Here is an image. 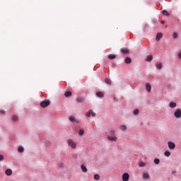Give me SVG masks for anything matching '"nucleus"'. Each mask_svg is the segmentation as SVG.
<instances>
[{"mask_svg":"<svg viewBox=\"0 0 181 181\" xmlns=\"http://www.w3.org/2000/svg\"><path fill=\"white\" fill-rule=\"evenodd\" d=\"M67 144L71 148V149H76V148H77V143L71 139L67 140Z\"/></svg>","mask_w":181,"mask_h":181,"instance_id":"f257e3e1","label":"nucleus"},{"mask_svg":"<svg viewBox=\"0 0 181 181\" xmlns=\"http://www.w3.org/2000/svg\"><path fill=\"white\" fill-rule=\"evenodd\" d=\"M146 163L144 162H140L139 163V168H144V166H146Z\"/></svg>","mask_w":181,"mask_h":181,"instance_id":"c756f323","label":"nucleus"},{"mask_svg":"<svg viewBox=\"0 0 181 181\" xmlns=\"http://www.w3.org/2000/svg\"><path fill=\"white\" fill-rule=\"evenodd\" d=\"M153 59V56L148 55L146 57V62H152Z\"/></svg>","mask_w":181,"mask_h":181,"instance_id":"2eb2a0df","label":"nucleus"},{"mask_svg":"<svg viewBox=\"0 0 181 181\" xmlns=\"http://www.w3.org/2000/svg\"><path fill=\"white\" fill-rule=\"evenodd\" d=\"M78 134L82 136V135H84V129H80L78 132Z\"/></svg>","mask_w":181,"mask_h":181,"instance_id":"cd10ccee","label":"nucleus"},{"mask_svg":"<svg viewBox=\"0 0 181 181\" xmlns=\"http://www.w3.org/2000/svg\"><path fill=\"white\" fill-rule=\"evenodd\" d=\"M64 164H60L59 168H64Z\"/></svg>","mask_w":181,"mask_h":181,"instance_id":"ea45409f","label":"nucleus"},{"mask_svg":"<svg viewBox=\"0 0 181 181\" xmlns=\"http://www.w3.org/2000/svg\"><path fill=\"white\" fill-rule=\"evenodd\" d=\"M124 62H125V63H126L127 64H129L130 63H132V59H131L130 57H127V58L125 59Z\"/></svg>","mask_w":181,"mask_h":181,"instance_id":"dca6fc26","label":"nucleus"},{"mask_svg":"<svg viewBox=\"0 0 181 181\" xmlns=\"http://www.w3.org/2000/svg\"><path fill=\"white\" fill-rule=\"evenodd\" d=\"M163 66V65L162 64L161 62H158L156 64V68L159 69V70H160V69H162Z\"/></svg>","mask_w":181,"mask_h":181,"instance_id":"aec40b11","label":"nucleus"},{"mask_svg":"<svg viewBox=\"0 0 181 181\" xmlns=\"http://www.w3.org/2000/svg\"><path fill=\"white\" fill-rule=\"evenodd\" d=\"M121 52L123 54H127V53H129V51L127 48H122Z\"/></svg>","mask_w":181,"mask_h":181,"instance_id":"9d476101","label":"nucleus"},{"mask_svg":"<svg viewBox=\"0 0 181 181\" xmlns=\"http://www.w3.org/2000/svg\"><path fill=\"white\" fill-rule=\"evenodd\" d=\"M0 112H1V114H5V110H0Z\"/></svg>","mask_w":181,"mask_h":181,"instance_id":"58836bf2","label":"nucleus"},{"mask_svg":"<svg viewBox=\"0 0 181 181\" xmlns=\"http://www.w3.org/2000/svg\"><path fill=\"white\" fill-rule=\"evenodd\" d=\"M146 91H148V93H151V90H152V87L151 86V84L147 83L146 84Z\"/></svg>","mask_w":181,"mask_h":181,"instance_id":"1a4fd4ad","label":"nucleus"},{"mask_svg":"<svg viewBox=\"0 0 181 181\" xmlns=\"http://www.w3.org/2000/svg\"><path fill=\"white\" fill-rule=\"evenodd\" d=\"M108 59H110V60H114V59H115L116 56L115 54H109L107 56Z\"/></svg>","mask_w":181,"mask_h":181,"instance_id":"5701e85b","label":"nucleus"},{"mask_svg":"<svg viewBox=\"0 0 181 181\" xmlns=\"http://www.w3.org/2000/svg\"><path fill=\"white\" fill-rule=\"evenodd\" d=\"M105 81L106 84H109V86L111 85V80H110V78H106L105 79Z\"/></svg>","mask_w":181,"mask_h":181,"instance_id":"b1692460","label":"nucleus"},{"mask_svg":"<svg viewBox=\"0 0 181 181\" xmlns=\"http://www.w3.org/2000/svg\"><path fill=\"white\" fill-rule=\"evenodd\" d=\"M69 119H70V121H71V122H74V121H75L76 119L74 118V117L71 116V117H69Z\"/></svg>","mask_w":181,"mask_h":181,"instance_id":"72a5a7b5","label":"nucleus"},{"mask_svg":"<svg viewBox=\"0 0 181 181\" xmlns=\"http://www.w3.org/2000/svg\"><path fill=\"white\" fill-rule=\"evenodd\" d=\"M107 139H108V141H112L113 142H117V136H108Z\"/></svg>","mask_w":181,"mask_h":181,"instance_id":"6e6552de","label":"nucleus"},{"mask_svg":"<svg viewBox=\"0 0 181 181\" xmlns=\"http://www.w3.org/2000/svg\"><path fill=\"white\" fill-rule=\"evenodd\" d=\"M178 58L181 60V51L178 53Z\"/></svg>","mask_w":181,"mask_h":181,"instance_id":"4c0bfd02","label":"nucleus"},{"mask_svg":"<svg viewBox=\"0 0 181 181\" xmlns=\"http://www.w3.org/2000/svg\"><path fill=\"white\" fill-rule=\"evenodd\" d=\"M25 151V148H23V146H20L18 148V152H19L20 153H22V152H23Z\"/></svg>","mask_w":181,"mask_h":181,"instance_id":"6ab92c4d","label":"nucleus"},{"mask_svg":"<svg viewBox=\"0 0 181 181\" xmlns=\"http://www.w3.org/2000/svg\"><path fill=\"white\" fill-rule=\"evenodd\" d=\"M139 114V110L138 109H136L134 111V115H138Z\"/></svg>","mask_w":181,"mask_h":181,"instance_id":"2f4dec72","label":"nucleus"},{"mask_svg":"<svg viewBox=\"0 0 181 181\" xmlns=\"http://www.w3.org/2000/svg\"><path fill=\"white\" fill-rule=\"evenodd\" d=\"M162 13L164 16H170V13H169L166 10H163Z\"/></svg>","mask_w":181,"mask_h":181,"instance_id":"a211bd4d","label":"nucleus"},{"mask_svg":"<svg viewBox=\"0 0 181 181\" xmlns=\"http://www.w3.org/2000/svg\"><path fill=\"white\" fill-rule=\"evenodd\" d=\"M122 180L123 181L129 180V174H128V173H125L122 175Z\"/></svg>","mask_w":181,"mask_h":181,"instance_id":"39448f33","label":"nucleus"},{"mask_svg":"<svg viewBox=\"0 0 181 181\" xmlns=\"http://www.w3.org/2000/svg\"><path fill=\"white\" fill-rule=\"evenodd\" d=\"M64 95L66 98L71 97V91H66V92H65Z\"/></svg>","mask_w":181,"mask_h":181,"instance_id":"412c9836","label":"nucleus"},{"mask_svg":"<svg viewBox=\"0 0 181 181\" xmlns=\"http://www.w3.org/2000/svg\"><path fill=\"white\" fill-rule=\"evenodd\" d=\"M162 37H163V34L162 33H158L156 37V42H159Z\"/></svg>","mask_w":181,"mask_h":181,"instance_id":"423d86ee","label":"nucleus"},{"mask_svg":"<svg viewBox=\"0 0 181 181\" xmlns=\"http://www.w3.org/2000/svg\"><path fill=\"white\" fill-rule=\"evenodd\" d=\"M177 33H173V38L177 39Z\"/></svg>","mask_w":181,"mask_h":181,"instance_id":"c9c22d12","label":"nucleus"},{"mask_svg":"<svg viewBox=\"0 0 181 181\" xmlns=\"http://www.w3.org/2000/svg\"><path fill=\"white\" fill-rule=\"evenodd\" d=\"M81 170L86 173L87 172V168L86 167L85 165H81Z\"/></svg>","mask_w":181,"mask_h":181,"instance_id":"f3484780","label":"nucleus"},{"mask_svg":"<svg viewBox=\"0 0 181 181\" xmlns=\"http://www.w3.org/2000/svg\"><path fill=\"white\" fill-rule=\"evenodd\" d=\"M168 145L169 149L173 150L175 149V148H176V144L173 141H168Z\"/></svg>","mask_w":181,"mask_h":181,"instance_id":"20e7f679","label":"nucleus"},{"mask_svg":"<svg viewBox=\"0 0 181 181\" xmlns=\"http://www.w3.org/2000/svg\"><path fill=\"white\" fill-rule=\"evenodd\" d=\"M110 135H115V130L111 129L109 131Z\"/></svg>","mask_w":181,"mask_h":181,"instance_id":"c85d7f7f","label":"nucleus"},{"mask_svg":"<svg viewBox=\"0 0 181 181\" xmlns=\"http://www.w3.org/2000/svg\"><path fill=\"white\" fill-rule=\"evenodd\" d=\"M49 105H50V100H44L40 103L42 108H46V107H49Z\"/></svg>","mask_w":181,"mask_h":181,"instance_id":"f03ea898","label":"nucleus"},{"mask_svg":"<svg viewBox=\"0 0 181 181\" xmlns=\"http://www.w3.org/2000/svg\"><path fill=\"white\" fill-rule=\"evenodd\" d=\"M72 158H73L74 159H77V153H73V154H72Z\"/></svg>","mask_w":181,"mask_h":181,"instance_id":"f704fd0d","label":"nucleus"},{"mask_svg":"<svg viewBox=\"0 0 181 181\" xmlns=\"http://www.w3.org/2000/svg\"><path fill=\"white\" fill-rule=\"evenodd\" d=\"M4 160V156L0 154V162H2Z\"/></svg>","mask_w":181,"mask_h":181,"instance_id":"e433bc0d","label":"nucleus"},{"mask_svg":"<svg viewBox=\"0 0 181 181\" xmlns=\"http://www.w3.org/2000/svg\"><path fill=\"white\" fill-rule=\"evenodd\" d=\"M5 173L6 175V176H11V175H12V170L7 169V170H6Z\"/></svg>","mask_w":181,"mask_h":181,"instance_id":"f8f14e48","label":"nucleus"},{"mask_svg":"<svg viewBox=\"0 0 181 181\" xmlns=\"http://www.w3.org/2000/svg\"><path fill=\"white\" fill-rule=\"evenodd\" d=\"M12 120H13V121H18V116L13 115V116L12 117Z\"/></svg>","mask_w":181,"mask_h":181,"instance_id":"473e14b6","label":"nucleus"},{"mask_svg":"<svg viewBox=\"0 0 181 181\" xmlns=\"http://www.w3.org/2000/svg\"><path fill=\"white\" fill-rule=\"evenodd\" d=\"M94 179L95 180H100V175H98V174H95L94 175Z\"/></svg>","mask_w":181,"mask_h":181,"instance_id":"7c9ffc66","label":"nucleus"},{"mask_svg":"<svg viewBox=\"0 0 181 181\" xmlns=\"http://www.w3.org/2000/svg\"><path fill=\"white\" fill-rule=\"evenodd\" d=\"M160 23L163 24V23H165V21H160Z\"/></svg>","mask_w":181,"mask_h":181,"instance_id":"a19ab883","label":"nucleus"},{"mask_svg":"<svg viewBox=\"0 0 181 181\" xmlns=\"http://www.w3.org/2000/svg\"><path fill=\"white\" fill-rule=\"evenodd\" d=\"M164 155H165V156H167V158H169V156H170V152L166 151H165Z\"/></svg>","mask_w":181,"mask_h":181,"instance_id":"bb28decb","label":"nucleus"},{"mask_svg":"<svg viewBox=\"0 0 181 181\" xmlns=\"http://www.w3.org/2000/svg\"><path fill=\"white\" fill-rule=\"evenodd\" d=\"M160 162V160H159V158H155L154 159V163L156 165H159Z\"/></svg>","mask_w":181,"mask_h":181,"instance_id":"a878e982","label":"nucleus"},{"mask_svg":"<svg viewBox=\"0 0 181 181\" xmlns=\"http://www.w3.org/2000/svg\"><path fill=\"white\" fill-rule=\"evenodd\" d=\"M76 101H77V103H83V101H84V98H83V97L77 98Z\"/></svg>","mask_w":181,"mask_h":181,"instance_id":"4be33fe9","label":"nucleus"},{"mask_svg":"<svg viewBox=\"0 0 181 181\" xmlns=\"http://www.w3.org/2000/svg\"><path fill=\"white\" fill-rule=\"evenodd\" d=\"M143 179H144V180L149 179V174H148L146 173H143Z\"/></svg>","mask_w":181,"mask_h":181,"instance_id":"ddd939ff","label":"nucleus"},{"mask_svg":"<svg viewBox=\"0 0 181 181\" xmlns=\"http://www.w3.org/2000/svg\"><path fill=\"white\" fill-rule=\"evenodd\" d=\"M95 117V112H93L92 110H90L88 112H86V117Z\"/></svg>","mask_w":181,"mask_h":181,"instance_id":"0eeeda50","label":"nucleus"},{"mask_svg":"<svg viewBox=\"0 0 181 181\" xmlns=\"http://www.w3.org/2000/svg\"><path fill=\"white\" fill-rule=\"evenodd\" d=\"M96 95L97 97H98L99 98H103V97H104V93H103V92H97L96 93Z\"/></svg>","mask_w":181,"mask_h":181,"instance_id":"9b49d317","label":"nucleus"},{"mask_svg":"<svg viewBox=\"0 0 181 181\" xmlns=\"http://www.w3.org/2000/svg\"><path fill=\"white\" fill-rule=\"evenodd\" d=\"M119 128L121 131H127V126L125 125H121Z\"/></svg>","mask_w":181,"mask_h":181,"instance_id":"393cba45","label":"nucleus"},{"mask_svg":"<svg viewBox=\"0 0 181 181\" xmlns=\"http://www.w3.org/2000/svg\"><path fill=\"white\" fill-rule=\"evenodd\" d=\"M174 115L175 118H181V110L177 109L174 112Z\"/></svg>","mask_w":181,"mask_h":181,"instance_id":"7ed1b4c3","label":"nucleus"},{"mask_svg":"<svg viewBox=\"0 0 181 181\" xmlns=\"http://www.w3.org/2000/svg\"><path fill=\"white\" fill-rule=\"evenodd\" d=\"M169 107L170 108H176V103H174V102H170L169 103Z\"/></svg>","mask_w":181,"mask_h":181,"instance_id":"4468645a","label":"nucleus"}]
</instances>
